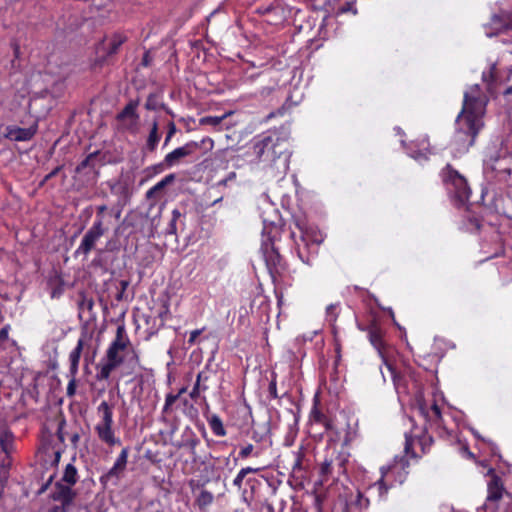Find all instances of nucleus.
I'll use <instances>...</instances> for the list:
<instances>
[{
    "mask_svg": "<svg viewBox=\"0 0 512 512\" xmlns=\"http://www.w3.org/2000/svg\"><path fill=\"white\" fill-rule=\"evenodd\" d=\"M487 103L488 97L477 84L464 93L462 110L455 121L454 144L458 147V152H466L474 144L477 134L483 127Z\"/></svg>",
    "mask_w": 512,
    "mask_h": 512,
    "instance_id": "f257e3e1",
    "label": "nucleus"
},
{
    "mask_svg": "<svg viewBox=\"0 0 512 512\" xmlns=\"http://www.w3.org/2000/svg\"><path fill=\"white\" fill-rule=\"evenodd\" d=\"M126 354L130 355V362L139 364V354L132 347L125 324L124 322H121L118 324L116 335L109 344L105 352V356L98 366L97 379L108 380L111 373L124 363Z\"/></svg>",
    "mask_w": 512,
    "mask_h": 512,
    "instance_id": "f03ea898",
    "label": "nucleus"
},
{
    "mask_svg": "<svg viewBox=\"0 0 512 512\" xmlns=\"http://www.w3.org/2000/svg\"><path fill=\"white\" fill-rule=\"evenodd\" d=\"M440 177L448 194L458 203L464 204L469 200L471 190L466 178L447 164L440 172Z\"/></svg>",
    "mask_w": 512,
    "mask_h": 512,
    "instance_id": "7ed1b4c3",
    "label": "nucleus"
},
{
    "mask_svg": "<svg viewBox=\"0 0 512 512\" xmlns=\"http://www.w3.org/2000/svg\"><path fill=\"white\" fill-rule=\"evenodd\" d=\"M99 420L94 430L98 439L109 447L120 444V439L116 437L113 429V406L106 401H102L97 407Z\"/></svg>",
    "mask_w": 512,
    "mask_h": 512,
    "instance_id": "20e7f679",
    "label": "nucleus"
},
{
    "mask_svg": "<svg viewBox=\"0 0 512 512\" xmlns=\"http://www.w3.org/2000/svg\"><path fill=\"white\" fill-rule=\"evenodd\" d=\"M285 143L278 136L264 134L254 139L253 153L264 162H274L283 152Z\"/></svg>",
    "mask_w": 512,
    "mask_h": 512,
    "instance_id": "39448f33",
    "label": "nucleus"
},
{
    "mask_svg": "<svg viewBox=\"0 0 512 512\" xmlns=\"http://www.w3.org/2000/svg\"><path fill=\"white\" fill-rule=\"evenodd\" d=\"M409 463L405 457L396 456L391 463L382 466L380 469L381 478L377 484L381 490L386 492L396 483H403L407 477Z\"/></svg>",
    "mask_w": 512,
    "mask_h": 512,
    "instance_id": "423d86ee",
    "label": "nucleus"
},
{
    "mask_svg": "<svg viewBox=\"0 0 512 512\" xmlns=\"http://www.w3.org/2000/svg\"><path fill=\"white\" fill-rule=\"evenodd\" d=\"M369 338H370V342L376 348V350L379 353V356L383 360L385 370L383 368H381V374H382L384 380H386V373H387L389 375V377L391 378V380L394 382V384L398 385V381H399L398 374L396 373V369L390 360V355H391L392 351L390 349H386L383 346L381 333L376 329H372L369 332Z\"/></svg>",
    "mask_w": 512,
    "mask_h": 512,
    "instance_id": "0eeeda50",
    "label": "nucleus"
},
{
    "mask_svg": "<svg viewBox=\"0 0 512 512\" xmlns=\"http://www.w3.org/2000/svg\"><path fill=\"white\" fill-rule=\"evenodd\" d=\"M206 142L210 144V147L213 146L212 139L207 138L203 139L201 143L190 141L184 144L183 146L174 149L165 156L161 165L167 168H171L175 165H178L183 158L193 155L201 147V145L205 144Z\"/></svg>",
    "mask_w": 512,
    "mask_h": 512,
    "instance_id": "6e6552de",
    "label": "nucleus"
},
{
    "mask_svg": "<svg viewBox=\"0 0 512 512\" xmlns=\"http://www.w3.org/2000/svg\"><path fill=\"white\" fill-rule=\"evenodd\" d=\"M489 473L491 477L487 483V497L483 509L487 512H496L497 503L502 499L505 489L500 477L492 469Z\"/></svg>",
    "mask_w": 512,
    "mask_h": 512,
    "instance_id": "1a4fd4ad",
    "label": "nucleus"
},
{
    "mask_svg": "<svg viewBox=\"0 0 512 512\" xmlns=\"http://www.w3.org/2000/svg\"><path fill=\"white\" fill-rule=\"evenodd\" d=\"M103 220L97 218L91 228L85 233L76 254H83L87 256L94 248L96 242L104 235Z\"/></svg>",
    "mask_w": 512,
    "mask_h": 512,
    "instance_id": "9d476101",
    "label": "nucleus"
},
{
    "mask_svg": "<svg viewBox=\"0 0 512 512\" xmlns=\"http://www.w3.org/2000/svg\"><path fill=\"white\" fill-rule=\"evenodd\" d=\"M138 103L129 102L118 114L117 119L124 129L135 131L137 129L139 116L136 112Z\"/></svg>",
    "mask_w": 512,
    "mask_h": 512,
    "instance_id": "9b49d317",
    "label": "nucleus"
},
{
    "mask_svg": "<svg viewBox=\"0 0 512 512\" xmlns=\"http://www.w3.org/2000/svg\"><path fill=\"white\" fill-rule=\"evenodd\" d=\"M433 443L432 437L428 435H423L422 437H414L412 435H405V446L404 451L407 455H410L412 458L418 457L415 452V446H419L421 448L422 453H426L431 444Z\"/></svg>",
    "mask_w": 512,
    "mask_h": 512,
    "instance_id": "f8f14e48",
    "label": "nucleus"
},
{
    "mask_svg": "<svg viewBox=\"0 0 512 512\" xmlns=\"http://www.w3.org/2000/svg\"><path fill=\"white\" fill-rule=\"evenodd\" d=\"M36 131V125L28 128L10 126L7 127L6 137L13 141H28L36 134Z\"/></svg>",
    "mask_w": 512,
    "mask_h": 512,
    "instance_id": "ddd939ff",
    "label": "nucleus"
},
{
    "mask_svg": "<svg viewBox=\"0 0 512 512\" xmlns=\"http://www.w3.org/2000/svg\"><path fill=\"white\" fill-rule=\"evenodd\" d=\"M491 26L496 33L512 29V15L506 12L494 15L491 19Z\"/></svg>",
    "mask_w": 512,
    "mask_h": 512,
    "instance_id": "4468645a",
    "label": "nucleus"
},
{
    "mask_svg": "<svg viewBox=\"0 0 512 512\" xmlns=\"http://www.w3.org/2000/svg\"><path fill=\"white\" fill-rule=\"evenodd\" d=\"M74 497L75 493L70 486H64L62 484L56 485V489L53 493L54 500L60 501L63 506H68L72 503Z\"/></svg>",
    "mask_w": 512,
    "mask_h": 512,
    "instance_id": "2eb2a0df",
    "label": "nucleus"
},
{
    "mask_svg": "<svg viewBox=\"0 0 512 512\" xmlns=\"http://www.w3.org/2000/svg\"><path fill=\"white\" fill-rule=\"evenodd\" d=\"M83 346H84L83 339H79L77 342V345L69 354V362H70L69 373L70 374L78 373V366H79V361H80L81 353L83 350Z\"/></svg>",
    "mask_w": 512,
    "mask_h": 512,
    "instance_id": "dca6fc26",
    "label": "nucleus"
},
{
    "mask_svg": "<svg viewBox=\"0 0 512 512\" xmlns=\"http://www.w3.org/2000/svg\"><path fill=\"white\" fill-rule=\"evenodd\" d=\"M209 379V376L206 372H199L196 378V383L190 392V397L193 400H196L201 392L208 390V386L205 382Z\"/></svg>",
    "mask_w": 512,
    "mask_h": 512,
    "instance_id": "f3484780",
    "label": "nucleus"
},
{
    "mask_svg": "<svg viewBox=\"0 0 512 512\" xmlns=\"http://www.w3.org/2000/svg\"><path fill=\"white\" fill-rule=\"evenodd\" d=\"M0 447L7 455L14 450V435L10 430L4 429L0 432Z\"/></svg>",
    "mask_w": 512,
    "mask_h": 512,
    "instance_id": "a211bd4d",
    "label": "nucleus"
},
{
    "mask_svg": "<svg viewBox=\"0 0 512 512\" xmlns=\"http://www.w3.org/2000/svg\"><path fill=\"white\" fill-rule=\"evenodd\" d=\"M175 179L174 174H169L165 176L161 181L155 184L146 192V197L148 199L153 198L157 193L162 191L168 184L172 183Z\"/></svg>",
    "mask_w": 512,
    "mask_h": 512,
    "instance_id": "6ab92c4d",
    "label": "nucleus"
},
{
    "mask_svg": "<svg viewBox=\"0 0 512 512\" xmlns=\"http://www.w3.org/2000/svg\"><path fill=\"white\" fill-rule=\"evenodd\" d=\"M208 424L212 432L219 437L226 435V429L224 428L221 418L214 414L208 419Z\"/></svg>",
    "mask_w": 512,
    "mask_h": 512,
    "instance_id": "aec40b11",
    "label": "nucleus"
},
{
    "mask_svg": "<svg viewBox=\"0 0 512 512\" xmlns=\"http://www.w3.org/2000/svg\"><path fill=\"white\" fill-rule=\"evenodd\" d=\"M482 80L487 85V90L489 92H492L493 84L497 80V69L496 64L493 63L490 65L489 69L487 71H484L482 74Z\"/></svg>",
    "mask_w": 512,
    "mask_h": 512,
    "instance_id": "412c9836",
    "label": "nucleus"
},
{
    "mask_svg": "<svg viewBox=\"0 0 512 512\" xmlns=\"http://www.w3.org/2000/svg\"><path fill=\"white\" fill-rule=\"evenodd\" d=\"M424 416L428 419V421L433 423H439L441 420V410L440 407L433 403L429 409H425L424 407L420 408Z\"/></svg>",
    "mask_w": 512,
    "mask_h": 512,
    "instance_id": "4be33fe9",
    "label": "nucleus"
},
{
    "mask_svg": "<svg viewBox=\"0 0 512 512\" xmlns=\"http://www.w3.org/2000/svg\"><path fill=\"white\" fill-rule=\"evenodd\" d=\"M424 416L428 419V421L433 423H439L441 420V410L440 407L433 403L429 409H425L424 407L420 408Z\"/></svg>",
    "mask_w": 512,
    "mask_h": 512,
    "instance_id": "5701e85b",
    "label": "nucleus"
},
{
    "mask_svg": "<svg viewBox=\"0 0 512 512\" xmlns=\"http://www.w3.org/2000/svg\"><path fill=\"white\" fill-rule=\"evenodd\" d=\"M124 41L125 37L120 34L114 35L112 38L107 40L105 45L107 46L108 53H116L118 48L124 43Z\"/></svg>",
    "mask_w": 512,
    "mask_h": 512,
    "instance_id": "b1692460",
    "label": "nucleus"
},
{
    "mask_svg": "<svg viewBox=\"0 0 512 512\" xmlns=\"http://www.w3.org/2000/svg\"><path fill=\"white\" fill-rule=\"evenodd\" d=\"M77 470L72 464H67L62 480L69 485H74L77 482Z\"/></svg>",
    "mask_w": 512,
    "mask_h": 512,
    "instance_id": "393cba45",
    "label": "nucleus"
},
{
    "mask_svg": "<svg viewBox=\"0 0 512 512\" xmlns=\"http://www.w3.org/2000/svg\"><path fill=\"white\" fill-rule=\"evenodd\" d=\"M159 139H160V136L158 134V125H157V122H154L152 125V128H151L150 134L148 136V139H147V148L150 151H153L156 148V146L159 142Z\"/></svg>",
    "mask_w": 512,
    "mask_h": 512,
    "instance_id": "a878e982",
    "label": "nucleus"
},
{
    "mask_svg": "<svg viewBox=\"0 0 512 512\" xmlns=\"http://www.w3.org/2000/svg\"><path fill=\"white\" fill-rule=\"evenodd\" d=\"M258 471H260V468H252V467H246V468H242L238 474L236 475V477L234 478L233 480V485L236 486L237 488H241L242 487V483H243V480L244 478L250 474V473H257Z\"/></svg>",
    "mask_w": 512,
    "mask_h": 512,
    "instance_id": "bb28decb",
    "label": "nucleus"
},
{
    "mask_svg": "<svg viewBox=\"0 0 512 512\" xmlns=\"http://www.w3.org/2000/svg\"><path fill=\"white\" fill-rule=\"evenodd\" d=\"M231 112L225 113L222 116H206L200 119L201 125L218 126L224 119H226Z\"/></svg>",
    "mask_w": 512,
    "mask_h": 512,
    "instance_id": "cd10ccee",
    "label": "nucleus"
},
{
    "mask_svg": "<svg viewBox=\"0 0 512 512\" xmlns=\"http://www.w3.org/2000/svg\"><path fill=\"white\" fill-rule=\"evenodd\" d=\"M311 417L315 422L322 424L327 430L332 429L331 422L317 409L312 410Z\"/></svg>",
    "mask_w": 512,
    "mask_h": 512,
    "instance_id": "c85d7f7f",
    "label": "nucleus"
},
{
    "mask_svg": "<svg viewBox=\"0 0 512 512\" xmlns=\"http://www.w3.org/2000/svg\"><path fill=\"white\" fill-rule=\"evenodd\" d=\"M198 444H199V439L195 435H192L186 441H184L182 443L176 444V446L178 448L187 447L190 450V452L192 454H194L195 453V449H196Z\"/></svg>",
    "mask_w": 512,
    "mask_h": 512,
    "instance_id": "c756f323",
    "label": "nucleus"
},
{
    "mask_svg": "<svg viewBox=\"0 0 512 512\" xmlns=\"http://www.w3.org/2000/svg\"><path fill=\"white\" fill-rule=\"evenodd\" d=\"M267 265H268L271 273H273V271H275L276 273H279V265H280L279 254L273 252L269 256V258H267Z\"/></svg>",
    "mask_w": 512,
    "mask_h": 512,
    "instance_id": "7c9ffc66",
    "label": "nucleus"
},
{
    "mask_svg": "<svg viewBox=\"0 0 512 512\" xmlns=\"http://www.w3.org/2000/svg\"><path fill=\"white\" fill-rule=\"evenodd\" d=\"M124 471L123 468H120L119 466H116V464L114 463V465L112 466V468L105 474L101 477V481L102 482H108L110 481L112 478H118L119 475Z\"/></svg>",
    "mask_w": 512,
    "mask_h": 512,
    "instance_id": "2f4dec72",
    "label": "nucleus"
},
{
    "mask_svg": "<svg viewBox=\"0 0 512 512\" xmlns=\"http://www.w3.org/2000/svg\"><path fill=\"white\" fill-rule=\"evenodd\" d=\"M420 147L421 150L418 153H411V157L415 159H420L421 157H424L426 159V152L428 151L429 143L427 137H423L420 140Z\"/></svg>",
    "mask_w": 512,
    "mask_h": 512,
    "instance_id": "473e14b6",
    "label": "nucleus"
},
{
    "mask_svg": "<svg viewBox=\"0 0 512 512\" xmlns=\"http://www.w3.org/2000/svg\"><path fill=\"white\" fill-rule=\"evenodd\" d=\"M179 394H167L165 398V404L163 407V412H168L171 406L178 400Z\"/></svg>",
    "mask_w": 512,
    "mask_h": 512,
    "instance_id": "72a5a7b5",
    "label": "nucleus"
},
{
    "mask_svg": "<svg viewBox=\"0 0 512 512\" xmlns=\"http://www.w3.org/2000/svg\"><path fill=\"white\" fill-rule=\"evenodd\" d=\"M145 107L148 110H157L159 108L157 96L150 94L146 100Z\"/></svg>",
    "mask_w": 512,
    "mask_h": 512,
    "instance_id": "f704fd0d",
    "label": "nucleus"
},
{
    "mask_svg": "<svg viewBox=\"0 0 512 512\" xmlns=\"http://www.w3.org/2000/svg\"><path fill=\"white\" fill-rule=\"evenodd\" d=\"M127 458H128V450L126 448L122 449L121 453L117 457L115 464L116 466H119L120 468L125 469L127 464Z\"/></svg>",
    "mask_w": 512,
    "mask_h": 512,
    "instance_id": "c9c22d12",
    "label": "nucleus"
},
{
    "mask_svg": "<svg viewBox=\"0 0 512 512\" xmlns=\"http://www.w3.org/2000/svg\"><path fill=\"white\" fill-rule=\"evenodd\" d=\"M76 376L77 374H70L69 373V383L67 385V395L72 397L76 392Z\"/></svg>",
    "mask_w": 512,
    "mask_h": 512,
    "instance_id": "e433bc0d",
    "label": "nucleus"
},
{
    "mask_svg": "<svg viewBox=\"0 0 512 512\" xmlns=\"http://www.w3.org/2000/svg\"><path fill=\"white\" fill-rule=\"evenodd\" d=\"M336 305H329L326 309V312H327V319L328 321L330 322H334L336 320Z\"/></svg>",
    "mask_w": 512,
    "mask_h": 512,
    "instance_id": "4c0bfd02",
    "label": "nucleus"
},
{
    "mask_svg": "<svg viewBox=\"0 0 512 512\" xmlns=\"http://www.w3.org/2000/svg\"><path fill=\"white\" fill-rule=\"evenodd\" d=\"M253 449H254V447L252 444H247L246 446L241 448V450L239 452V456L241 458H247L251 455V453L253 452Z\"/></svg>",
    "mask_w": 512,
    "mask_h": 512,
    "instance_id": "58836bf2",
    "label": "nucleus"
},
{
    "mask_svg": "<svg viewBox=\"0 0 512 512\" xmlns=\"http://www.w3.org/2000/svg\"><path fill=\"white\" fill-rule=\"evenodd\" d=\"M205 330V328H202V329H196V330H193L191 333H190V337L188 339V343L190 345H193L195 344L196 342V339L197 337Z\"/></svg>",
    "mask_w": 512,
    "mask_h": 512,
    "instance_id": "ea45409f",
    "label": "nucleus"
},
{
    "mask_svg": "<svg viewBox=\"0 0 512 512\" xmlns=\"http://www.w3.org/2000/svg\"><path fill=\"white\" fill-rule=\"evenodd\" d=\"M321 474L327 476L331 472V461L325 460L320 467Z\"/></svg>",
    "mask_w": 512,
    "mask_h": 512,
    "instance_id": "a19ab883",
    "label": "nucleus"
},
{
    "mask_svg": "<svg viewBox=\"0 0 512 512\" xmlns=\"http://www.w3.org/2000/svg\"><path fill=\"white\" fill-rule=\"evenodd\" d=\"M268 391H269V394L272 398L276 399L278 398V394H277V386H276V380L275 379H272L270 384H269V387H268Z\"/></svg>",
    "mask_w": 512,
    "mask_h": 512,
    "instance_id": "79ce46f5",
    "label": "nucleus"
},
{
    "mask_svg": "<svg viewBox=\"0 0 512 512\" xmlns=\"http://www.w3.org/2000/svg\"><path fill=\"white\" fill-rule=\"evenodd\" d=\"M302 458H304V451L302 452V450L300 449L297 454H296V460H295V463H294V466H293V469H300L301 468V465H302Z\"/></svg>",
    "mask_w": 512,
    "mask_h": 512,
    "instance_id": "37998d69",
    "label": "nucleus"
},
{
    "mask_svg": "<svg viewBox=\"0 0 512 512\" xmlns=\"http://www.w3.org/2000/svg\"><path fill=\"white\" fill-rule=\"evenodd\" d=\"M93 157V154H90L88 157H86L77 167V171H81L83 170L84 168H86L90 162V160L92 159Z\"/></svg>",
    "mask_w": 512,
    "mask_h": 512,
    "instance_id": "c03bdc74",
    "label": "nucleus"
},
{
    "mask_svg": "<svg viewBox=\"0 0 512 512\" xmlns=\"http://www.w3.org/2000/svg\"><path fill=\"white\" fill-rule=\"evenodd\" d=\"M9 333V325H6L0 330V342L7 340Z\"/></svg>",
    "mask_w": 512,
    "mask_h": 512,
    "instance_id": "a18cd8bd",
    "label": "nucleus"
},
{
    "mask_svg": "<svg viewBox=\"0 0 512 512\" xmlns=\"http://www.w3.org/2000/svg\"><path fill=\"white\" fill-rule=\"evenodd\" d=\"M175 131H176L175 125H174V123H171L170 124L169 132H168V134L166 136V139H165V144H167L170 141V139L173 136V134L175 133Z\"/></svg>",
    "mask_w": 512,
    "mask_h": 512,
    "instance_id": "49530a36",
    "label": "nucleus"
},
{
    "mask_svg": "<svg viewBox=\"0 0 512 512\" xmlns=\"http://www.w3.org/2000/svg\"><path fill=\"white\" fill-rule=\"evenodd\" d=\"M176 222L177 221H172L171 220V222L169 224V233L176 234V231H177Z\"/></svg>",
    "mask_w": 512,
    "mask_h": 512,
    "instance_id": "de8ad7c7",
    "label": "nucleus"
},
{
    "mask_svg": "<svg viewBox=\"0 0 512 512\" xmlns=\"http://www.w3.org/2000/svg\"><path fill=\"white\" fill-rule=\"evenodd\" d=\"M180 217H181V213H180V211H179V210H177V209H174V210L172 211V219H171V220H172V221H177Z\"/></svg>",
    "mask_w": 512,
    "mask_h": 512,
    "instance_id": "09e8293b",
    "label": "nucleus"
},
{
    "mask_svg": "<svg viewBox=\"0 0 512 512\" xmlns=\"http://www.w3.org/2000/svg\"><path fill=\"white\" fill-rule=\"evenodd\" d=\"M150 63V56H149V53H145L144 56H143V59H142V64L144 66H148Z\"/></svg>",
    "mask_w": 512,
    "mask_h": 512,
    "instance_id": "8fccbe9b",
    "label": "nucleus"
},
{
    "mask_svg": "<svg viewBox=\"0 0 512 512\" xmlns=\"http://www.w3.org/2000/svg\"><path fill=\"white\" fill-rule=\"evenodd\" d=\"M252 438L257 441V442H260L263 440V436L262 435H259L257 434L255 431L253 432V435H252Z\"/></svg>",
    "mask_w": 512,
    "mask_h": 512,
    "instance_id": "3c124183",
    "label": "nucleus"
},
{
    "mask_svg": "<svg viewBox=\"0 0 512 512\" xmlns=\"http://www.w3.org/2000/svg\"><path fill=\"white\" fill-rule=\"evenodd\" d=\"M59 170H60V168H59V167L55 168V169H54L50 174H48V175L46 176V179H49V178L53 177L54 175H56V174L58 173V171H59Z\"/></svg>",
    "mask_w": 512,
    "mask_h": 512,
    "instance_id": "603ef678",
    "label": "nucleus"
},
{
    "mask_svg": "<svg viewBox=\"0 0 512 512\" xmlns=\"http://www.w3.org/2000/svg\"><path fill=\"white\" fill-rule=\"evenodd\" d=\"M106 209H107V207L105 205L99 206L98 209H97L98 216L103 214Z\"/></svg>",
    "mask_w": 512,
    "mask_h": 512,
    "instance_id": "864d4df0",
    "label": "nucleus"
},
{
    "mask_svg": "<svg viewBox=\"0 0 512 512\" xmlns=\"http://www.w3.org/2000/svg\"><path fill=\"white\" fill-rule=\"evenodd\" d=\"M202 496H203V497H207V498H208V501H209V502H211V500H212V496H211V494L206 493V494H203Z\"/></svg>",
    "mask_w": 512,
    "mask_h": 512,
    "instance_id": "5fc2aeb1",
    "label": "nucleus"
},
{
    "mask_svg": "<svg viewBox=\"0 0 512 512\" xmlns=\"http://www.w3.org/2000/svg\"><path fill=\"white\" fill-rule=\"evenodd\" d=\"M79 439V435L78 434H74L73 437H72V441L73 442H77Z\"/></svg>",
    "mask_w": 512,
    "mask_h": 512,
    "instance_id": "6e6d98bb",
    "label": "nucleus"
},
{
    "mask_svg": "<svg viewBox=\"0 0 512 512\" xmlns=\"http://www.w3.org/2000/svg\"><path fill=\"white\" fill-rule=\"evenodd\" d=\"M185 391H186V389H185V388H182V389H180V391H179L177 394H179V396H180V395H181V394H183Z\"/></svg>",
    "mask_w": 512,
    "mask_h": 512,
    "instance_id": "4d7b16f0",
    "label": "nucleus"
},
{
    "mask_svg": "<svg viewBox=\"0 0 512 512\" xmlns=\"http://www.w3.org/2000/svg\"><path fill=\"white\" fill-rule=\"evenodd\" d=\"M2 493H3V491L0 489V498L2 497Z\"/></svg>",
    "mask_w": 512,
    "mask_h": 512,
    "instance_id": "13d9d810",
    "label": "nucleus"
}]
</instances>
